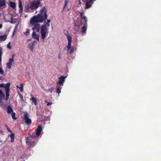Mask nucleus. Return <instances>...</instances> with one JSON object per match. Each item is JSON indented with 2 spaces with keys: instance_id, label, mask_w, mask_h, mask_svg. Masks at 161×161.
Wrapping results in <instances>:
<instances>
[{
  "instance_id": "f257e3e1",
  "label": "nucleus",
  "mask_w": 161,
  "mask_h": 161,
  "mask_svg": "<svg viewBox=\"0 0 161 161\" xmlns=\"http://www.w3.org/2000/svg\"><path fill=\"white\" fill-rule=\"evenodd\" d=\"M47 8L44 7L40 10V14L35 15L31 19L30 22L31 24H34L36 23H42L44 20L47 19Z\"/></svg>"
},
{
  "instance_id": "f03ea898",
  "label": "nucleus",
  "mask_w": 161,
  "mask_h": 161,
  "mask_svg": "<svg viewBox=\"0 0 161 161\" xmlns=\"http://www.w3.org/2000/svg\"><path fill=\"white\" fill-rule=\"evenodd\" d=\"M75 24L83 25L81 27V31L83 35H85L87 30V20L86 17L84 16L83 18H78L75 22Z\"/></svg>"
},
{
  "instance_id": "7ed1b4c3",
  "label": "nucleus",
  "mask_w": 161,
  "mask_h": 161,
  "mask_svg": "<svg viewBox=\"0 0 161 161\" xmlns=\"http://www.w3.org/2000/svg\"><path fill=\"white\" fill-rule=\"evenodd\" d=\"M45 25H42L41 26L40 32L41 35V37L42 39H45L47 36V34L48 33V30L47 27L50 26L49 23H45Z\"/></svg>"
},
{
  "instance_id": "20e7f679",
  "label": "nucleus",
  "mask_w": 161,
  "mask_h": 161,
  "mask_svg": "<svg viewBox=\"0 0 161 161\" xmlns=\"http://www.w3.org/2000/svg\"><path fill=\"white\" fill-rule=\"evenodd\" d=\"M26 144L29 146L30 147L32 148L36 144L37 140L36 139H33L29 137H26Z\"/></svg>"
},
{
  "instance_id": "39448f33",
  "label": "nucleus",
  "mask_w": 161,
  "mask_h": 161,
  "mask_svg": "<svg viewBox=\"0 0 161 161\" xmlns=\"http://www.w3.org/2000/svg\"><path fill=\"white\" fill-rule=\"evenodd\" d=\"M40 4L41 2L39 1H34L30 6V8L32 10L36 9L39 7Z\"/></svg>"
},
{
  "instance_id": "423d86ee",
  "label": "nucleus",
  "mask_w": 161,
  "mask_h": 161,
  "mask_svg": "<svg viewBox=\"0 0 161 161\" xmlns=\"http://www.w3.org/2000/svg\"><path fill=\"white\" fill-rule=\"evenodd\" d=\"M84 2L86 3L85 9H88L90 8L94 2L96 0H82Z\"/></svg>"
},
{
  "instance_id": "0eeeda50",
  "label": "nucleus",
  "mask_w": 161,
  "mask_h": 161,
  "mask_svg": "<svg viewBox=\"0 0 161 161\" xmlns=\"http://www.w3.org/2000/svg\"><path fill=\"white\" fill-rule=\"evenodd\" d=\"M24 118L25 122L27 125H30L31 124V120L29 118V115L26 112L24 114Z\"/></svg>"
},
{
  "instance_id": "6e6552de",
  "label": "nucleus",
  "mask_w": 161,
  "mask_h": 161,
  "mask_svg": "<svg viewBox=\"0 0 161 161\" xmlns=\"http://www.w3.org/2000/svg\"><path fill=\"white\" fill-rule=\"evenodd\" d=\"M66 77L67 76H64L63 75L61 76L58 78V81H57L56 82L57 85L63 86L65 79Z\"/></svg>"
},
{
  "instance_id": "1a4fd4ad",
  "label": "nucleus",
  "mask_w": 161,
  "mask_h": 161,
  "mask_svg": "<svg viewBox=\"0 0 161 161\" xmlns=\"http://www.w3.org/2000/svg\"><path fill=\"white\" fill-rule=\"evenodd\" d=\"M43 128L42 126L40 125H38L35 131L36 136L37 137L39 136Z\"/></svg>"
},
{
  "instance_id": "9d476101",
  "label": "nucleus",
  "mask_w": 161,
  "mask_h": 161,
  "mask_svg": "<svg viewBox=\"0 0 161 161\" xmlns=\"http://www.w3.org/2000/svg\"><path fill=\"white\" fill-rule=\"evenodd\" d=\"M37 23H34V24H31L34 25V27L32 29V30H36V32H39L40 30V24H37Z\"/></svg>"
},
{
  "instance_id": "9b49d317",
  "label": "nucleus",
  "mask_w": 161,
  "mask_h": 161,
  "mask_svg": "<svg viewBox=\"0 0 161 161\" xmlns=\"http://www.w3.org/2000/svg\"><path fill=\"white\" fill-rule=\"evenodd\" d=\"M74 26V29L75 31L77 32H79V33H82V32L81 31V30L80 31V27L81 26L80 25H78V24H75Z\"/></svg>"
},
{
  "instance_id": "f8f14e48",
  "label": "nucleus",
  "mask_w": 161,
  "mask_h": 161,
  "mask_svg": "<svg viewBox=\"0 0 161 161\" xmlns=\"http://www.w3.org/2000/svg\"><path fill=\"white\" fill-rule=\"evenodd\" d=\"M14 61V59L13 58H10L9 60V62L7 64V67L9 69H10L11 68V66L13 62Z\"/></svg>"
},
{
  "instance_id": "ddd939ff",
  "label": "nucleus",
  "mask_w": 161,
  "mask_h": 161,
  "mask_svg": "<svg viewBox=\"0 0 161 161\" xmlns=\"http://www.w3.org/2000/svg\"><path fill=\"white\" fill-rule=\"evenodd\" d=\"M32 37L33 38L36 39L37 41H39V36L36 34L35 31H33L32 34Z\"/></svg>"
},
{
  "instance_id": "4468645a",
  "label": "nucleus",
  "mask_w": 161,
  "mask_h": 161,
  "mask_svg": "<svg viewBox=\"0 0 161 161\" xmlns=\"http://www.w3.org/2000/svg\"><path fill=\"white\" fill-rule=\"evenodd\" d=\"M30 101H31L32 103H34L35 106L37 105V100L36 97H32L30 99Z\"/></svg>"
},
{
  "instance_id": "2eb2a0df",
  "label": "nucleus",
  "mask_w": 161,
  "mask_h": 161,
  "mask_svg": "<svg viewBox=\"0 0 161 161\" xmlns=\"http://www.w3.org/2000/svg\"><path fill=\"white\" fill-rule=\"evenodd\" d=\"M10 85V83H7L5 86H4V87L5 88V91H9V87Z\"/></svg>"
},
{
  "instance_id": "dca6fc26",
  "label": "nucleus",
  "mask_w": 161,
  "mask_h": 161,
  "mask_svg": "<svg viewBox=\"0 0 161 161\" xmlns=\"http://www.w3.org/2000/svg\"><path fill=\"white\" fill-rule=\"evenodd\" d=\"M28 47L30 49L31 51H33L34 47V44L30 43L28 45Z\"/></svg>"
},
{
  "instance_id": "f3484780",
  "label": "nucleus",
  "mask_w": 161,
  "mask_h": 161,
  "mask_svg": "<svg viewBox=\"0 0 161 161\" xmlns=\"http://www.w3.org/2000/svg\"><path fill=\"white\" fill-rule=\"evenodd\" d=\"M7 113L8 114L11 113L13 112V110L12 108L10 106H8L7 108Z\"/></svg>"
},
{
  "instance_id": "a211bd4d",
  "label": "nucleus",
  "mask_w": 161,
  "mask_h": 161,
  "mask_svg": "<svg viewBox=\"0 0 161 161\" xmlns=\"http://www.w3.org/2000/svg\"><path fill=\"white\" fill-rule=\"evenodd\" d=\"M57 88L56 89V92L58 94L61 93V90L62 88V87L61 86H60L58 85H57Z\"/></svg>"
},
{
  "instance_id": "6ab92c4d",
  "label": "nucleus",
  "mask_w": 161,
  "mask_h": 161,
  "mask_svg": "<svg viewBox=\"0 0 161 161\" xmlns=\"http://www.w3.org/2000/svg\"><path fill=\"white\" fill-rule=\"evenodd\" d=\"M5 0H0V7L5 6Z\"/></svg>"
},
{
  "instance_id": "aec40b11",
  "label": "nucleus",
  "mask_w": 161,
  "mask_h": 161,
  "mask_svg": "<svg viewBox=\"0 0 161 161\" xmlns=\"http://www.w3.org/2000/svg\"><path fill=\"white\" fill-rule=\"evenodd\" d=\"M7 37V36L6 34L3 35H1L0 36V41H4L6 39Z\"/></svg>"
},
{
  "instance_id": "412c9836",
  "label": "nucleus",
  "mask_w": 161,
  "mask_h": 161,
  "mask_svg": "<svg viewBox=\"0 0 161 161\" xmlns=\"http://www.w3.org/2000/svg\"><path fill=\"white\" fill-rule=\"evenodd\" d=\"M19 12H20L21 11H22L23 9V6L22 5V3L20 0H19Z\"/></svg>"
},
{
  "instance_id": "4be33fe9",
  "label": "nucleus",
  "mask_w": 161,
  "mask_h": 161,
  "mask_svg": "<svg viewBox=\"0 0 161 161\" xmlns=\"http://www.w3.org/2000/svg\"><path fill=\"white\" fill-rule=\"evenodd\" d=\"M4 97V94L1 90L0 89V103L1 102L3 98Z\"/></svg>"
},
{
  "instance_id": "5701e85b",
  "label": "nucleus",
  "mask_w": 161,
  "mask_h": 161,
  "mask_svg": "<svg viewBox=\"0 0 161 161\" xmlns=\"http://www.w3.org/2000/svg\"><path fill=\"white\" fill-rule=\"evenodd\" d=\"M10 6L13 9L15 8L16 5L15 2H10Z\"/></svg>"
},
{
  "instance_id": "b1692460",
  "label": "nucleus",
  "mask_w": 161,
  "mask_h": 161,
  "mask_svg": "<svg viewBox=\"0 0 161 161\" xmlns=\"http://www.w3.org/2000/svg\"><path fill=\"white\" fill-rule=\"evenodd\" d=\"M30 137L31 138H37L38 137H37L36 136V133H35L34 132L32 133L30 135Z\"/></svg>"
},
{
  "instance_id": "393cba45",
  "label": "nucleus",
  "mask_w": 161,
  "mask_h": 161,
  "mask_svg": "<svg viewBox=\"0 0 161 161\" xmlns=\"http://www.w3.org/2000/svg\"><path fill=\"white\" fill-rule=\"evenodd\" d=\"M71 42H68V44L67 46H66L67 48V51H69V50L70 49V48L71 47Z\"/></svg>"
},
{
  "instance_id": "a878e982",
  "label": "nucleus",
  "mask_w": 161,
  "mask_h": 161,
  "mask_svg": "<svg viewBox=\"0 0 161 161\" xmlns=\"http://www.w3.org/2000/svg\"><path fill=\"white\" fill-rule=\"evenodd\" d=\"M11 139V142H14V134H11L10 136Z\"/></svg>"
},
{
  "instance_id": "bb28decb",
  "label": "nucleus",
  "mask_w": 161,
  "mask_h": 161,
  "mask_svg": "<svg viewBox=\"0 0 161 161\" xmlns=\"http://www.w3.org/2000/svg\"><path fill=\"white\" fill-rule=\"evenodd\" d=\"M11 116L13 119H16L17 118L15 117V113L14 112H13L11 114Z\"/></svg>"
},
{
  "instance_id": "cd10ccee",
  "label": "nucleus",
  "mask_w": 161,
  "mask_h": 161,
  "mask_svg": "<svg viewBox=\"0 0 161 161\" xmlns=\"http://www.w3.org/2000/svg\"><path fill=\"white\" fill-rule=\"evenodd\" d=\"M19 89H20V90L21 92H23V83H21L20 85Z\"/></svg>"
},
{
  "instance_id": "c85d7f7f",
  "label": "nucleus",
  "mask_w": 161,
  "mask_h": 161,
  "mask_svg": "<svg viewBox=\"0 0 161 161\" xmlns=\"http://www.w3.org/2000/svg\"><path fill=\"white\" fill-rule=\"evenodd\" d=\"M69 53L70 54H71L72 53L74 52V48L73 47H72L70 48V49L69 50V51H68Z\"/></svg>"
},
{
  "instance_id": "c756f323",
  "label": "nucleus",
  "mask_w": 161,
  "mask_h": 161,
  "mask_svg": "<svg viewBox=\"0 0 161 161\" xmlns=\"http://www.w3.org/2000/svg\"><path fill=\"white\" fill-rule=\"evenodd\" d=\"M67 38L68 39V42H71L72 37H71V36L69 35H68L67 36Z\"/></svg>"
},
{
  "instance_id": "7c9ffc66",
  "label": "nucleus",
  "mask_w": 161,
  "mask_h": 161,
  "mask_svg": "<svg viewBox=\"0 0 161 161\" xmlns=\"http://www.w3.org/2000/svg\"><path fill=\"white\" fill-rule=\"evenodd\" d=\"M18 94L19 95V97H20V100L22 101H24L23 96L19 92V93H18Z\"/></svg>"
},
{
  "instance_id": "2f4dec72",
  "label": "nucleus",
  "mask_w": 161,
  "mask_h": 161,
  "mask_svg": "<svg viewBox=\"0 0 161 161\" xmlns=\"http://www.w3.org/2000/svg\"><path fill=\"white\" fill-rule=\"evenodd\" d=\"M3 54V52L2 49H0V63L1 62L2 60V56Z\"/></svg>"
},
{
  "instance_id": "473e14b6",
  "label": "nucleus",
  "mask_w": 161,
  "mask_h": 161,
  "mask_svg": "<svg viewBox=\"0 0 161 161\" xmlns=\"http://www.w3.org/2000/svg\"><path fill=\"white\" fill-rule=\"evenodd\" d=\"M53 87H52L48 89L47 90L46 92H52L53 91Z\"/></svg>"
},
{
  "instance_id": "72a5a7b5",
  "label": "nucleus",
  "mask_w": 161,
  "mask_h": 161,
  "mask_svg": "<svg viewBox=\"0 0 161 161\" xmlns=\"http://www.w3.org/2000/svg\"><path fill=\"white\" fill-rule=\"evenodd\" d=\"M29 33H30V31H29V29H26V32H24V34L25 35L27 36L28 34H29Z\"/></svg>"
},
{
  "instance_id": "f704fd0d",
  "label": "nucleus",
  "mask_w": 161,
  "mask_h": 161,
  "mask_svg": "<svg viewBox=\"0 0 161 161\" xmlns=\"http://www.w3.org/2000/svg\"><path fill=\"white\" fill-rule=\"evenodd\" d=\"M67 4L64 3V7L63 8V10H62V13H63V12L64 11V9H65V8L67 6Z\"/></svg>"
},
{
  "instance_id": "c9c22d12",
  "label": "nucleus",
  "mask_w": 161,
  "mask_h": 161,
  "mask_svg": "<svg viewBox=\"0 0 161 161\" xmlns=\"http://www.w3.org/2000/svg\"><path fill=\"white\" fill-rule=\"evenodd\" d=\"M7 47L8 49H11L12 47L10 45V42H9V43H8L7 45Z\"/></svg>"
},
{
  "instance_id": "e433bc0d",
  "label": "nucleus",
  "mask_w": 161,
  "mask_h": 161,
  "mask_svg": "<svg viewBox=\"0 0 161 161\" xmlns=\"http://www.w3.org/2000/svg\"><path fill=\"white\" fill-rule=\"evenodd\" d=\"M47 22H46V20H44V24H45V23H49L51 21L50 19H47Z\"/></svg>"
},
{
  "instance_id": "4c0bfd02",
  "label": "nucleus",
  "mask_w": 161,
  "mask_h": 161,
  "mask_svg": "<svg viewBox=\"0 0 161 161\" xmlns=\"http://www.w3.org/2000/svg\"><path fill=\"white\" fill-rule=\"evenodd\" d=\"M0 73L2 75H3L4 72L3 70L1 69V68L0 67Z\"/></svg>"
},
{
  "instance_id": "58836bf2",
  "label": "nucleus",
  "mask_w": 161,
  "mask_h": 161,
  "mask_svg": "<svg viewBox=\"0 0 161 161\" xmlns=\"http://www.w3.org/2000/svg\"><path fill=\"white\" fill-rule=\"evenodd\" d=\"M5 92H6V96L9 97V91H5Z\"/></svg>"
},
{
  "instance_id": "ea45409f",
  "label": "nucleus",
  "mask_w": 161,
  "mask_h": 161,
  "mask_svg": "<svg viewBox=\"0 0 161 161\" xmlns=\"http://www.w3.org/2000/svg\"><path fill=\"white\" fill-rule=\"evenodd\" d=\"M45 103H47V106H49V105H50L52 104V103H51L48 102H47V101H45Z\"/></svg>"
},
{
  "instance_id": "a19ab883",
  "label": "nucleus",
  "mask_w": 161,
  "mask_h": 161,
  "mask_svg": "<svg viewBox=\"0 0 161 161\" xmlns=\"http://www.w3.org/2000/svg\"><path fill=\"white\" fill-rule=\"evenodd\" d=\"M80 18H83V17L84 16H83V14H84V12H80Z\"/></svg>"
},
{
  "instance_id": "79ce46f5",
  "label": "nucleus",
  "mask_w": 161,
  "mask_h": 161,
  "mask_svg": "<svg viewBox=\"0 0 161 161\" xmlns=\"http://www.w3.org/2000/svg\"><path fill=\"white\" fill-rule=\"evenodd\" d=\"M17 27H18V25H17L15 27L14 31H17Z\"/></svg>"
},
{
  "instance_id": "37998d69",
  "label": "nucleus",
  "mask_w": 161,
  "mask_h": 161,
  "mask_svg": "<svg viewBox=\"0 0 161 161\" xmlns=\"http://www.w3.org/2000/svg\"><path fill=\"white\" fill-rule=\"evenodd\" d=\"M69 0H65V2H64V3H67L68 4V3L69 1Z\"/></svg>"
},
{
  "instance_id": "c03bdc74",
  "label": "nucleus",
  "mask_w": 161,
  "mask_h": 161,
  "mask_svg": "<svg viewBox=\"0 0 161 161\" xmlns=\"http://www.w3.org/2000/svg\"><path fill=\"white\" fill-rule=\"evenodd\" d=\"M30 8V6L29 7L28 6H27V8H26L25 9V11H28V9Z\"/></svg>"
},
{
  "instance_id": "a18cd8bd",
  "label": "nucleus",
  "mask_w": 161,
  "mask_h": 161,
  "mask_svg": "<svg viewBox=\"0 0 161 161\" xmlns=\"http://www.w3.org/2000/svg\"><path fill=\"white\" fill-rule=\"evenodd\" d=\"M4 84L2 83L0 84V86L4 87Z\"/></svg>"
},
{
  "instance_id": "49530a36",
  "label": "nucleus",
  "mask_w": 161,
  "mask_h": 161,
  "mask_svg": "<svg viewBox=\"0 0 161 161\" xmlns=\"http://www.w3.org/2000/svg\"><path fill=\"white\" fill-rule=\"evenodd\" d=\"M9 97L6 96V98H5V100L6 101H7V100L8 99Z\"/></svg>"
},
{
  "instance_id": "de8ad7c7",
  "label": "nucleus",
  "mask_w": 161,
  "mask_h": 161,
  "mask_svg": "<svg viewBox=\"0 0 161 161\" xmlns=\"http://www.w3.org/2000/svg\"><path fill=\"white\" fill-rule=\"evenodd\" d=\"M16 31H14L13 32V36H14Z\"/></svg>"
},
{
  "instance_id": "09e8293b",
  "label": "nucleus",
  "mask_w": 161,
  "mask_h": 161,
  "mask_svg": "<svg viewBox=\"0 0 161 161\" xmlns=\"http://www.w3.org/2000/svg\"><path fill=\"white\" fill-rule=\"evenodd\" d=\"M7 130L9 132H12V131L11 130L8 128L7 129Z\"/></svg>"
},
{
  "instance_id": "8fccbe9b",
  "label": "nucleus",
  "mask_w": 161,
  "mask_h": 161,
  "mask_svg": "<svg viewBox=\"0 0 161 161\" xmlns=\"http://www.w3.org/2000/svg\"><path fill=\"white\" fill-rule=\"evenodd\" d=\"M58 58L59 59H61V55H60V53L58 55Z\"/></svg>"
},
{
  "instance_id": "3c124183",
  "label": "nucleus",
  "mask_w": 161,
  "mask_h": 161,
  "mask_svg": "<svg viewBox=\"0 0 161 161\" xmlns=\"http://www.w3.org/2000/svg\"><path fill=\"white\" fill-rule=\"evenodd\" d=\"M14 56H15L14 55V54H13L12 55V58H13V59H14Z\"/></svg>"
},
{
  "instance_id": "603ef678",
  "label": "nucleus",
  "mask_w": 161,
  "mask_h": 161,
  "mask_svg": "<svg viewBox=\"0 0 161 161\" xmlns=\"http://www.w3.org/2000/svg\"><path fill=\"white\" fill-rule=\"evenodd\" d=\"M3 26V25L2 24H0V29L2 28Z\"/></svg>"
},
{
  "instance_id": "864d4df0",
  "label": "nucleus",
  "mask_w": 161,
  "mask_h": 161,
  "mask_svg": "<svg viewBox=\"0 0 161 161\" xmlns=\"http://www.w3.org/2000/svg\"><path fill=\"white\" fill-rule=\"evenodd\" d=\"M35 42H36V41H34L32 43H34V44H35Z\"/></svg>"
},
{
  "instance_id": "5fc2aeb1",
  "label": "nucleus",
  "mask_w": 161,
  "mask_h": 161,
  "mask_svg": "<svg viewBox=\"0 0 161 161\" xmlns=\"http://www.w3.org/2000/svg\"><path fill=\"white\" fill-rule=\"evenodd\" d=\"M20 86H16V87L18 88H19V87Z\"/></svg>"
},
{
  "instance_id": "6e6d98bb",
  "label": "nucleus",
  "mask_w": 161,
  "mask_h": 161,
  "mask_svg": "<svg viewBox=\"0 0 161 161\" xmlns=\"http://www.w3.org/2000/svg\"><path fill=\"white\" fill-rule=\"evenodd\" d=\"M42 0H38V1L40 2V1H42Z\"/></svg>"
},
{
  "instance_id": "4d7b16f0",
  "label": "nucleus",
  "mask_w": 161,
  "mask_h": 161,
  "mask_svg": "<svg viewBox=\"0 0 161 161\" xmlns=\"http://www.w3.org/2000/svg\"><path fill=\"white\" fill-rule=\"evenodd\" d=\"M1 14H0V17L1 16Z\"/></svg>"
},
{
  "instance_id": "13d9d810",
  "label": "nucleus",
  "mask_w": 161,
  "mask_h": 161,
  "mask_svg": "<svg viewBox=\"0 0 161 161\" xmlns=\"http://www.w3.org/2000/svg\"><path fill=\"white\" fill-rule=\"evenodd\" d=\"M69 9H68V10L67 11H69Z\"/></svg>"
},
{
  "instance_id": "bf43d9fd",
  "label": "nucleus",
  "mask_w": 161,
  "mask_h": 161,
  "mask_svg": "<svg viewBox=\"0 0 161 161\" xmlns=\"http://www.w3.org/2000/svg\"><path fill=\"white\" fill-rule=\"evenodd\" d=\"M2 142V141H0V142Z\"/></svg>"
}]
</instances>
